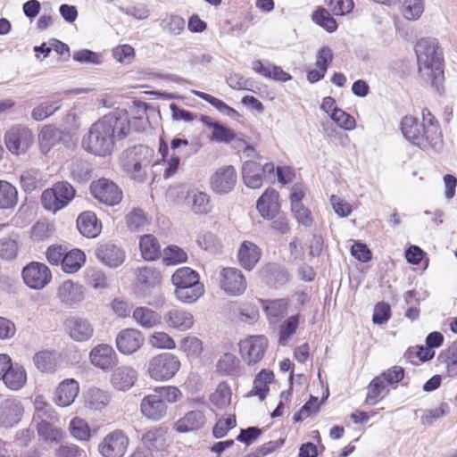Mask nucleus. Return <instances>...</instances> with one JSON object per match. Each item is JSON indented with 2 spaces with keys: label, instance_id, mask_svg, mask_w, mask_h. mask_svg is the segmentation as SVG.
<instances>
[{
  "label": "nucleus",
  "instance_id": "1",
  "mask_svg": "<svg viewBox=\"0 0 457 457\" xmlns=\"http://www.w3.org/2000/svg\"><path fill=\"white\" fill-rule=\"evenodd\" d=\"M131 121L125 110H115L103 116L82 138L83 148L95 155L110 154L117 141L129 133Z\"/></svg>",
  "mask_w": 457,
  "mask_h": 457
},
{
  "label": "nucleus",
  "instance_id": "2",
  "mask_svg": "<svg viewBox=\"0 0 457 457\" xmlns=\"http://www.w3.org/2000/svg\"><path fill=\"white\" fill-rule=\"evenodd\" d=\"M421 115L420 124L413 116L403 117L401 121L402 133L406 140L421 149L439 151L443 144L439 123L428 108L422 109Z\"/></svg>",
  "mask_w": 457,
  "mask_h": 457
},
{
  "label": "nucleus",
  "instance_id": "3",
  "mask_svg": "<svg viewBox=\"0 0 457 457\" xmlns=\"http://www.w3.org/2000/svg\"><path fill=\"white\" fill-rule=\"evenodd\" d=\"M419 72L422 78L430 80L431 86L439 91L444 79L442 52L435 38H421L415 46Z\"/></svg>",
  "mask_w": 457,
  "mask_h": 457
},
{
  "label": "nucleus",
  "instance_id": "4",
  "mask_svg": "<svg viewBox=\"0 0 457 457\" xmlns=\"http://www.w3.org/2000/svg\"><path fill=\"white\" fill-rule=\"evenodd\" d=\"M154 150L145 145H137L122 152L120 162L129 177L145 181L154 162Z\"/></svg>",
  "mask_w": 457,
  "mask_h": 457
},
{
  "label": "nucleus",
  "instance_id": "5",
  "mask_svg": "<svg viewBox=\"0 0 457 457\" xmlns=\"http://www.w3.org/2000/svg\"><path fill=\"white\" fill-rule=\"evenodd\" d=\"M175 286V295L183 303H195L204 295V287L200 282L199 274L189 267L178 269L171 277Z\"/></svg>",
  "mask_w": 457,
  "mask_h": 457
},
{
  "label": "nucleus",
  "instance_id": "6",
  "mask_svg": "<svg viewBox=\"0 0 457 457\" xmlns=\"http://www.w3.org/2000/svg\"><path fill=\"white\" fill-rule=\"evenodd\" d=\"M180 368L179 359L170 353H162L152 357L147 364V374L155 381L172 378Z\"/></svg>",
  "mask_w": 457,
  "mask_h": 457
},
{
  "label": "nucleus",
  "instance_id": "7",
  "mask_svg": "<svg viewBox=\"0 0 457 457\" xmlns=\"http://www.w3.org/2000/svg\"><path fill=\"white\" fill-rule=\"evenodd\" d=\"M74 195L73 187L68 182L62 181L42 193L41 204L46 211L56 212L67 206Z\"/></svg>",
  "mask_w": 457,
  "mask_h": 457
},
{
  "label": "nucleus",
  "instance_id": "8",
  "mask_svg": "<svg viewBox=\"0 0 457 457\" xmlns=\"http://www.w3.org/2000/svg\"><path fill=\"white\" fill-rule=\"evenodd\" d=\"M129 444L128 436L120 429L107 434L98 445L102 457H123Z\"/></svg>",
  "mask_w": 457,
  "mask_h": 457
},
{
  "label": "nucleus",
  "instance_id": "9",
  "mask_svg": "<svg viewBox=\"0 0 457 457\" xmlns=\"http://www.w3.org/2000/svg\"><path fill=\"white\" fill-rule=\"evenodd\" d=\"M90 191L96 199L109 206H114L122 200L123 195L119 186L105 178L93 181L90 185Z\"/></svg>",
  "mask_w": 457,
  "mask_h": 457
},
{
  "label": "nucleus",
  "instance_id": "10",
  "mask_svg": "<svg viewBox=\"0 0 457 457\" xmlns=\"http://www.w3.org/2000/svg\"><path fill=\"white\" fill-rule=\"evenodd\" d=\"M22 278L29 288L40 290L50 283L52 273L46 264L32 262L23 268Z\"/></svg>",
  "mask_w": 457,
  "mask_h": 457
},
{
  "label": "nucleus",
  "instance_id": "11",
  "mask_svg": "<svg viewBox=\"0 0 457 457\" xmlns=\"http://www.w3.org/2000/svg\"><path fill=\"white\" fill-rule=\"evenodd\" d=\"M5 145L10 152L20 154L28 150L33 142V134L24 126H14L6 131Z\"/></svg>",
  "mask_w": 457,
  "mask_h": 457
},
{
  "label": "nucleus",
  "instance_id": "12",
  "mask_svg": "<svg viewBox=\"0 0 457 457\" xmlns=\"http://www.w3.org/2000/svg\"><path fill=\"white\" fill-rule=\"evenodd\" d=\"M69 337L75 342H87L94 336V327L90 320L80 316H71L64 323Z\"/></svg>",
  "mask_w": 457,
  "mask_h": 457
},
{
  "label": "nucleus",
  "instance_id": "13",
  "mask_svg": "<svg viewBox=\"0 0 457 457\" xmlns=\"http://www.w3.org/2000/svg\"><path fill=\"white\" fill-rule=\"evenodd\" d=\"M220 288L232 295L243 294L246 288V281L243 274L237 268H224L220 273Z\"/></svg>",
  "mask_w": 457,
  "mask_h": 457
},
{
  "label": "nucleus",
  "instance_id": "14",
  "mask_svg": "<svg viewBox=\"0 0 457 457\" xmlns=\"http://www.w3.org/2000/svg\"><path fill=\"white\" fill-rule=\"evenodd\" d=\"M144 344V336L136 328L120 330L116 337V346L122 354L129 355L136 353Z\"/></svg>",
  "mask_w": 457,
  "mask_h": 457
},
{
  "label": "nucleus",
  "instance_id": "15",
  "mask_svg": "<svg viewBox=\"0 0 457 457\" xmlns=\"http://www.w3.org/2000/svg\"><path fill=\"white\" fill-rule=\"evenodd\" d=\"M117 360L114 349L107 344H99L89 353L90 363L104 371L111 370L117 363Z\"/></svg>",
  "mask_w": 457,
  "mask_h": 457
},
{
  "label": "nucleus",
  "instance_id": "16",
  "mask_svg": "<svg viewBox=\"0 0 457 457\" xmlns=\"http://www.w3.org/2000/svg\"><path fill=\"white\" fill-rule=\"evenodd\" d=\"M140 411L147 420L160 421L167 416L168 406L154 392L141 400Z\"/></svg>",
  "mask_w": 457,
  "mask_h": 457
},
{
  "label": "nucleus",
  "instance_id": "17",
  "mask_svg": "<svg viewBox=\"0 0 457 457\" xmlns=\"http://www.w3.org/2000/svg\"><path fill=\"white\" fill-rule=\"evenodd\" d=\"M23 414L21 403L15 398H8L0 403V425L12 428L19 423Z\"/></svg>",
  "mask_w": 457,
  "mask_h": 457
},
{
  "label": "nucleus",
  "instance_id": "18",
  "mask_svg": "<svg viewBox=\"0 0 457 457\" xmlns=\"http://www.w3.org/2000/svg\"><path fill=\"white\" fill-rule=\"evenodd\" d=\"M237 182V173L233 166L219 169L211 179L212 189L218 194H227Z\"/></svg>",
  "mask_w": 457,
  "mask_h": 457
},
{
  "label": "nucleus",
  "instance_id": "19",
  "mask_svg": "<svg viewBox=\"0 0 457 457\" xmlns=\"http://www.w3.org/2000/svg\"><path fill=\"white\" fill-rule=\"evenodd\" d=\"M165 324L178 331H187L190 329L195 322L193 314L183 309L174 308L168 311L163 315Z\"/></svg>",
  "mask_w": 457,
  "mask_h": 457
},
{
  "label": "nucleus",
  "instance_id": "20",
  "mask_svg": "<svg viewBox=\"0 0 457 457\" xmlns=\"http://www.w3.org/2000/svg\"><path fill=\"white\" fill-rule=\"evenodd\" d=\"M137 379V371L131 366L122 365L113 370L111 377L112 386L120 391L129 390Z\"/></svg>",
  "mask_w": 457,
  "mask_h": 457
},
{
  "label": "nucleus",
  "instance_id": "21",
  "mask_svg": "<svg viewBox=\"0 0 457 457\" xmlns=\"http://www.w3.org/2000/svg\"><path fill=\"white\" fill-rule=\"evenodd\" d=\"M97 258L105 265L116 268L121 265L125 260L124 252L115 245L107 243L101 245L96 250Z\"/></svg>",
  "mask_w": 457,
  "mask_h": 457
},
{
  "label": "nucleus",
  "instance_id": "22",
  "mask_svg": "<svg viewBox=\"0 0 457 457\" xmlns=\"http://www.w3.org/2000/svg\"><path fill=\"white\" fill-rule=\"evenodd\" d=\"M206 419L201 411H190L176 421L174 429L179 433H187L201 429Z\"/></svg>",
  "mask_w": 457,
  "mask_h": 457
},
{
  "label": "nucleus",
  "instance_id": "23",
  "mask_svg": "<svg viewBox=\"0 0 457 457\" xmlns=\"http://www.w3.org/2000/svg\"><path fill=\"white\" fill-rule=\"evenodd\" d=\"M57 297L62 303L71 307L81 302L84 296L80 286L71 280H66L58 287Z\"/></svg>",
  "mask_w": 457,
  "mask_h": 457
},
{
  "label": "nucleus",
  "instance_id": "24",
  "mask_svg": "<svg viewBox=\"0 0 457 457\" xmlns=\"http://www.w3.org/2000/svg\"><path fill=\"white\" fill-rule=\"evenodd\" d=\"M278 212V194L276 190L269 188L259 197V213L267 219L274 217Z\"/></svg>",
  "mask_w": 457,
  "mask_h": 457
},
{
  "label": "nucleus",
  "instance_id": "25",
  "mask_svg": "<svg viewBox=\"0 0 457 457\" xmlns=\"http://www.w3.org/2000/svg\"><path fill=\"white\" fill-rule=\"evenodd\" d=\"M77 228L84 237L88 238L96 237L101 232V224L92 212H85L78 217Z\"/></svg>",
  "mask_w": 457,
  "mask_h": 457
},
{
  "label": "nucleus",
  "instance_id": "26",
  "mask_svg": "<svg viewBox=\"0 0 457 457\" xmlns=\"http://www.w3.org/2000/svg\"><path fill=\"white\" fill-rule=\"evenodd\" d=\"M79 393V384L74 379L62 381L56 389V403L61 407L71 405Z\"/></svg>",
  "mask_w": 457,
  "mask_h": 457
},
{
  "label": "nucleus",
  "instance_id": "27",
  "mask_svg": "<svg viewBox=\"0 0 457 457\" xmlns=\"http://www.w3.org/2000/svg\"><path fill=\"white\" fill-rule=\"evenodd\" d=\"M187 202L195 214H207L212 209L210 196L206 193L196 189L188 191Z\"/></svg>",
  "mask_w": 457,
  "mask_h": 457
},
{
  "label": "nucleus",
  "instance_id": "28",
  "mask_svg": "<svg viewBox=\"0 0 457 457\" xmlns=\"http://www.w3.org/2000/svg\"><path fill=\"white\" fill-rule=\"evenodd\" d=\"M34 415L32 422L35 425L39 424L40 421H55L57 415L52 405L47 403L43 395H37L34 400Z\"/></svg>",
  "mask_w": 457,
  "mask_h": 457
},
{
  "label": "nucleus",
  "instance_id": "29",
  "mask_svg": "<svg viewBox=\"0 0 457 457\" xmlns=\"http://www.w3.org/2000/svg\"><path fill=\"white\" fill-rule=\"evenodd\" d=\"M365 403L375 405L389 394V387L383 380V377H375L368 386Z\"/></svg>",
  "mask_w": 457,
  "mask_h": 457
},
{
  "label": "nucleus",
  "instance_id": "30",
  "mask_svg": "<svg viewBox=\"0 0 457 457\" xmlns=\"http://www.w3.org/2000/svg\"><path fill=\"white\" fill-rule=\"evenodd\" d=\"M1 379L11 390H19L26 384L27 373L23 366L19 363H13Z\"/></svg>",
  "mask_w": 457,
  "mask_h": 457
},
{
  "label": "nucleus",
  "instance_id": "31",
  "mask_svg": "<svg viewBox=\"0 0 457 457\" xmlns=\"http://www.w3.org/2000/svg\"><path fill=\"white\" fill-rule=\"evenodd\" d=\"M166 429L162 427H154L145 431L141 441L147 449L151 452L154 450H162L166 445L165 439Z\"/></svg>",
  "mask_w": 457,
  "mask_h": 457
},
{
  "label": "nucleus",
  "instance_id": "32",
  "mask_svg": "<svg viewBox=\"0 0 457 457\" xmlns=\"http://www.w3.org/2000/svg\"><path fill=\"white\" fill-rule=\"evenodd\" d=\"M239 264L245 270H251L257 263V245L250 241H244L237 251Z\"/></svg>",
  "mask_w": 457,
  "mask_h": 457
},
{
  "label": "nucleus",
  "instance_id": "33",
  "mask_svg": "<svg viewBox=\"0 0 457 457\" xmlns=\"http://www.w3.org/2000/svg\"><path fill=\"white\" fill-rule=\"evenodd\" d=\"M132 317L144 328H152L161 322V316L147 307H137Z\"/></svg>",
  "mask_w": 457,
  "mask_h": 457
},
{
  "label": "nucleus",
  "instance_id": "34",
  "mask_svg": "<svg viewBox=\"0 0 457 457\" xmlns=\"http://www.w3.org/2000/svg\"><path fill=\"white\" fill-rule=\"evenodd\" d=\"M54 421H40L36 425L38 436L46 444L58 443L63 437V431L53 425Z\"/></svg>",
  "mask_w": 457,
  "mask_h": 457
},
{
  "label": "nucleus",
  "instance_id": "35",
  "mask_svg": "<svg viewBox=\"0 0 457 457\" xmlns=\"http://www.w3.org/2000/svg\"><path fill=\"white\" fill-rule=\"evenodd\" d=\"M111 401V395L108 391L93 387L87 393L86 403L96 411H101L105 408Z\"/></svg>",
  "mask_w": 457,
  "mask_h": 457
},
{
  "label": "nucleus",
  "instance_id": "36",
  "mask_svg": "<svg viewBox=\"0 0 457 457\" xmlns=\"http://www.w3.org/2000/svg\"><path fill=\"white\" fill-rule=\"evenodd\" d=\"M85 261L86 255L81 250L73 249L70 252L65 251L62 262V269L66 273H75L81 268Z\"/></svg>",
  "mask_w": 457,
  "mask_h": 457
},
{
  "label": "nucleus",
  "instance_id": "37",
  "mask_svg": "<svg viewBox=\"0 0 457 457\" xmlns=\"http://www.w3.org/2000/svg\"><path fill=\"white\" fill-rule=\"evenodd\" d=\"M139 247L143 258L146 261H154L161 254L160 244L153 235L148 234L141 237Z\"/></svg>",
  "mask_w": 457,
  "mask_h": 457
},
{
  "label": "nucleus",
  "instance_id": "38",
  "mask_svg": "<svg viewBox=\"0 0 457 457\" xmlns=\"http://www.w3.org/2000/svg\"><path fill=\"white\" fill-rule=\"evenodd\" d=\"M43 173L38 169H29L24 170L20 177L21 188L25 192H32L42 187Z\"/></svg>",
  "mask_w": 457,
  "mask_h": 457
},
{
  "label": "nucleus",
  "instance_id": "39",
  "mask_svg": "<svg viewBox=\"0 0 457 457\" xmlns=\"http://www.w3.org/2000/svg\"><path fill=\"white\" fill-rule=\"evenodd\" d=\"M239 353L245 362L253 365L257 362V337L249 336L238 344Z\"/></svg>",
  "mask_w": 457,
  "mask_h": 457
},
{
  "label": "nucleus",
  "instance_id": "40",
  "mask_svg": "<svg viewBox=\"0 0 457 457\" xmlns=\"http://www.w3.org/2000/svg\"><path fill=\"white\" fill-rule=\"evenodd\" d=\"M18 203L16 187L6 180L0 179V209H12Z\"/></svg>",
  "mask_w": 457,
  "mask_h": 457
},
{
  "label": "nucleus",
  "instance_id": "41",
  "mask_svg": "<svg viewBox=\"0 0 457 457\" xmlns=\"http://www.w3.org/2000/svg\"><path fill=\"white\" fill-rule=\"evenodd\" d=\"M232 393L228 384L222 382L211 394L210 401L218 409H226L231 403Z\"/></svg>",
  "mask_w": 457,
  "mask_h": 457
},
{
  "label": "nucleus",
  "instance_id": "42",
  "mask_svg": "<svg viewBox=\"0 0 457 457\" xmlns=\"http://www.w3.org/2000/svg\"><path fill=\"white\" fill-rule=\"evenodd\" d=\"M33 363L41 372H53L56 367V359L53 352L39 351L33 356Z\"/></svg>",
  "mask_w": 457,
  "mask_h": 457
},
{
  "label": "nucleus",
  "instance_id": "43",
  "mask_svg": "<svg viewBox=\"0 0 457 457\" xmlns=\"http://www.w3.org/2000/svg\"><path fill=\"white\" fill-rule=\"evenodd\" d=\"M61 106V100L41 103L32 110L31 117L37 121L44 120L57 112Z\"/></svg>",
  "mask_w": 457,
  "mask_h": 457
},
{
  "label": "nucleus",
  "instance_id": "44",
  "mask_svg": "<svg viewBox=\"0 0 457 457\" xmlns=\"http://www.w3.org/2000/svg\"><path fill=\"white\" fill-rule=\"evenodd\" d=\"M71 435L79 441H88L91 437L90 428L87 421L81 418H73L69 425Z\"/></svg>",
  "mask_w": 457,
  "mask_h": 457
},
{
  "label": "nucleus",
  "instance_id": "45",
  "mask_svg": "<svg viewBox=\"0 0 457 457\" xmlns=\"http://www.w3.org/2000/svg\"><path fill=\"white\" fill-rule=\"evenodd\" d=\"M193 94L196 96L197 97L206 101L210 104H212L213 107H215L219 112L221 113L228 116V117H235L237 115V112L228 106L226 103H224L222 100L218 99L209 94L201 92V91H193Z\"/></svg>",
  "mask_w": 457,
  "mask_h": 457
},
{
  "label": "nucleus",
  "instance_id": "46",
  "mask_svg": "<svg viewBox=\"0 0 457 457\" xmlns=\"http://www.w3.org/2000/svg\"><path fill=\"white\" fill-rule=\"evenodd\" d=\"M41 149L47 152L60 140V131L51 126L44 127L38 136Z\"/></svg>",
  "mask_w": 457,
  "mask_h": 457
},
{
  "label": "nucleus",
  "instance_id": "47",
  "mask_svg": "<svg viewBox=\"0 0 457 457\" xmlns=\"http://www.w3.org/2000/svg\"><path fill=\"white\" fill-rule=\"evenodd\" d=\"M86 283L95 289H104L108 286L107 278L104 271L96 268H87L85 271Z\"/></svg>",
  "mask_w": 457,
  "mask_h": 457
},
{
  "label": "nucleus",
  "instance_id": "48",
  "mask_svg": "<svg viewBox=\"0 0 457 457\" xmlns=\"http://www.w3.org/2000/svg\"><path fill=\"white\" fill-rule=\"evenodd\" d=\"M312 21L328 32H334L337 24L329 12L323 7H319L312 14Z\"/></svg>",
  "mask_w": 457,
  "mask_h": 457
},
{
  "label": "nucleus",
  "instance_id": "49",
  "mask_svg": "<svg viewBox=\"0 0 457 457\" xmlns=\"http://www.w3.org/2000/svg\"><path fill=\"white\" fill-rule=\"evenodd\" d=\"M187 260V253L177 245H169L163 250L162 262L167 266L185 262Z\"/></svg>",
  "mask_w": 457,
  "mask_h": 457
},
{
  "label": "nucleus",
  "instance_id": "50",
  "mask_svg": "<svg viewBox=\"0 0 457 457\" xmlns=\"http://www.w3.org/2000/svg\"><path fill=\"white\" fill-rule=\"evenodd\" d=\"M259 74L281 82H285L292 79L291 75L285 72L280 67L271 64H263L261 62H259Z\"/></svg>",
  "mask_w": 457,
  "mask_h": 457
},
{
  "label": "nucleus",
  "instance_id": "51",
  "mask_svg": "<svg viewBox=\"0 0 457 457\" xmlns=\"http://www.w3.org/2000/svg\"><path fill=\"white\" fill-rule=\"evenodd\" d=\"M148 344L158 349L173 350L176 348L174 339L166 332L157 331L153 333L148 338Z\"/></svg>",
  "mask_w": 457,
  "mask_h": 457
},
{
  "label": "nucleus",
  "instance_id": "52",
  "mask_svg": "<svg viewBox=\"0 0 457 457\" xmlns=\"http://www.w3.org/2000/svg\"><path fill=\"white\" fill-rule=\"evenodd\" d=\"M264 308V311L270 318H278L286 312L288 302L286 299H276V300H259Z\"/></svg>",
  "mask_w": 457,
  "mask_h": 457
},
{
  "label": "nucleus",
  "instance_id": "53",
  "mask_svg": "<svg viewBox=\"0 0 457 457\" xmlns=\"http://www.w3.org/2000/svg\"><path fill=\"white\" fill-rule=\"evenodd\" d=\"M161 27L170 34L178 36L185 29V21L179 15L170 14L162 20Z\"/></svg>",
  "mask_w": 457,
  "mask_h": 457
},
{
  "label": "nucleus",
  "instance_id": "54",
  "mask_svg": "<svg viewBox=\"0 0 457 457\" xmlns=\"http://www.w3.org/2000/svg\"><path fill=\"white\" fill-rule=\"evenodd\" d=\"M137 278L145 287H154L161 281V275L154 268L145 266L137 270Z\"/></svg>",
  "mask_w": 457,
  "mask_h": 457
},
{
  "label": "nucleus",
  "instance_id": "55",
  "mask_svg": "<svg viewBox=\"0 0 457 457\" xmlns=\"http://www.w3.org/2000/svg\"><path fill=\"white\" fill-rule=\"evenodd\" d=\"M198 245L211 253H220L222 248V245L218 237L212 232H204L200 234L197 237Z\"/></svg>",
  "mask_w": 457,
  "mask_h": 457
},
{
  "label": "nucleus",
  "instance_id": "56",
  "mask_svg": "<svg viewBox=\"0 0 457 457\" xmlns=\"http://www.w3.org/2000/svg\"><path fill=\"white\" fill-rule=\"evenodd\" d=\"M179 349L188 357H198L203 351V344L195 337H186L179 344Z\"/></svg>",
  "mask_w": 457,
  "mask_h": 457
},
{
  "label": "nucleus",
  "instance_id": "57",
  "mask_svg": "<svg viewBox=\"0 0 457 457\" xmlns=\"http://www.w3.org/2000/svg\"><path fill=\"white\" fill-rule=\"evenodd\" d=\"M154 392L165 403H174L182 398L181 391L173 386H158L154 389Z\"/></svg>",
  "mask_w": 457,
  "mask_h": 457
},
{
  "label": "nucleus",
  "instance_id": "58",
  "mask_svg": "<svg viewBox=\"0 0 457 457\" xmlns=\"http://www.w3.org/2000/svg\"><path fill=\"white\" fill-rule=\"evenodd\" d=\"M242 178L246 187L257 188V163L253 161H245L242 167Z\"/></svg>",
  "mask_w": 457,
  "mask_h": 457
},
{
  "label": "nucleus",
  "instance_id": "59",
  "mask_svg": "<svg viewBox=\"0 0 457 457\" xmlns=\"http://www.w3.org/2000/svg\"><path fill=\"white\" fill-rule=\"evenodd\" d=\"M449 411V405L445 403H442L436 409L425 411L420 418L421 423L426 426L432 425L436 420L447 415Z\"/></svg>",
  "mask_w": 457,
  "mask_h": 457
},
{
  "label": "nucleus",
  "instance_id": "60",
  "mask_svg": "<svg viewBox=\"0 0 457 457\" xmlns=\"http://www.w3.org/2000/svg\"><path fill=\"white\" fill-rule=\"evenodd\" d=\"M112 52V57L122 64H129L135 58V50L128 44L117 46Z\"/></svg>",
  "mask_w": 457,
  "mask_h": 457
},
{
  "label": "nucleus",
  "instance_id": "61",
  "mask_svg": "<svg viewBox=\"0 0 457 457\" xmlns=\"http://www.w3.org/2000/svg\"><path fill=\"white\" fill-rule=\"evenodd\" d=\"M297 327V315L290 316L287 320H285L280 326L279 343L285 345L287 343L289 337L295 333Z\"/></svg>",
  "mask_w": 457,
  "mask_h": 457
},
{
  "label": "nucleus",
  "instance_id": "62",
  "mask_svg": "<svg viewBox=\"0 0 457 457\" xmlns=\"http://www.w3.org/2000/svg\"><path fill=\"white\" fill-rule=\"evenodd\" d=\"M330 118L345 130H352L355 128L356 122L354 118L339 108L330 113Z\"/></svg>",
  "mask_w": 457,
  "mask_h": 457
},
{
  "label": "nucleus",
  "instance_id": "63",
  "mask_svg": "<svg viewBox=\"0 0 457 457\" xmlns=\"http://www.w3.org/2000/svg\"><path fill=\"white\" fill-rule=\"evenodd\" d=\"M128 227L131 230H140L147 224V219L140 209H134L126 217Z\"/></svg>",
  "mask_w": 457,
  "mask_h": 457
},
{
  "label": "nucleus",
  "instance_id": "64",
  "mask_svg": "<svg viewBox=\"0 0 457 457\" xmlns=\"http://www.w3.org/2000/svg\"><path fill=\"white\" fill-rule=\"evenodd\" d=\"M326 3L334 15H345L354 6L353 0H326Z\"/></svg>",
  "mask_w": 457,
  "mask_h": 457
}]
</instances>
